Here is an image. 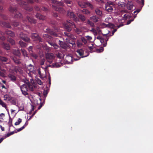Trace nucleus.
Returning a JSON list of instances; mask_svg holds the SVG:
<instances>
[{
  "instance_id": "1",
  "label": "nucleus",
  "mask_w": 153,
  "mask_h": 153,
  "mask_svg": "<svg viewBox=\"0 0 153 153\" xmlns=\"http://www.w3.org/2000/svg\"><path fill=\"white\" fill-rule=\"evenodd\" d=\"M45 58L47 60V62H48L49 64L53 63L52 65H49L48 67L52 68H57L60 67L62 65L61 62H55L53 64V62L55 61V56L53 53H47L45 55Z\"/></svg>"
},
{
  "instance_id": "2",
  "label": "nucleus",
  "mask_w": 153,
  "mask_h": 153,
  "mask_svg": "<svg viewBox=\"0 0 153 153\" xmlns=\"http://www.w3.org/2000/svg\"><path fill=\"white\" fill-rule=\"evenodd\" d=\"M28 87L30 90L33 91L35 88L34 86L31 83H30L28 81L26 82V84H23L20 86V88L22 94L25 96L28 95L27 92Z\"/></svg>"
},
{
  "instance_id": "3",
  "label": "nucleus",
  "mask_w": 153,
  "mask_h": 153,
  "mask_svg": "<svg viewBox=\"0 0 153 153\" xmlns=\"http://www.w3.org/2000/svg\"><path fill=\"white\" fill-rule=\"evenodd\" d=\"M51 2L53 4L52 5V7L53 10L62 14H63L65 13V10L60 7V6H63L64 4L62 2L54 0H52Z\"/></svg>"
},
{
  "instance_id": "4",
  "label": "nucleus",
  "mask_w": 153,
  "mask_h": 153,
  "mask_svg": "<svg viewBox=\"0 0 153 153\" xmlns=\"http://www.w3.org/2000/svg\"><path fill=\"white\" fill-rule=\"evenodd\" d=\"M43 37L46 42L51 46H53L54 48L56 49L58 48V45L54 42L53 39L51 36L48 34H45L43 35Z\"/></svg>"
},
{
  "instance_id": "5",
  "label": "nucleus",
  "mask_w": 153,
  "mask_h": 153,
  "mask_svg": "<svg viewBox=\"0 0 153 153\" xmlns=\"http://www.w3.org/2000/svg\"><path fill=\"white\" fill-rule=\"evenodd\" d=\"M34 2L33 0H26V2L21 1L19 4L21 6L23 7L26 10L29 11H31L33 9V8L28 7L27 4L29 3L33 4L34 3Z\"/></svg>"
},
{
  "instance_id": "6",
  "label": "nucleus",
  "mask_w": 153,
  "mask_h": 153,
  "mask_svg": "<svg viewBox=\"0 0 153 153\" xmlns=\"http://www.w3.org/2000/svg\"><path fill=\"white\" fill-rule=\"evenodd\" d=\"M115 6L114 2L108 1L105 4V10L109 12H111L113 10V8Z\"/></svg>"
},
{
  "instance_id": "7",
  "label": "nucleus",
  "mask_w": 153,
  "mask_h": 153,
  "mask_svg": "<svg viewBox=\"0 0 153 153\" xmlns=\"http://www.w3.org/2000/svg\"><path fill=\"white\" fill-rule=\"evenodd\" d=\"M78 5L81 7L86 8L87 6L89 7L91 10L94 9V7L92 4L88 1L85 2L82 0H78L77 1Z\"/></svg>"
},
{
  "instance_id": "8",
  "label": "nucleus",
  "mask_w": 153,
  "mask_h": 153,
  "mask_svg": "<svg viewBox=\"0 0 153 153\" xmlns=\"http://www.w3.org/2000/svg\"><path fill=\"white\" fill-rule=\"evenodd\" d=\"M9 10L12 13H15L14 15L15 18H20L22 17V14L20 13L17 12V9L16 7L10 6L9 7Z\"/></svg>"
},
{
  "instance_id": "9",
  "label": "nucleus",
  "mask_w": 153,
  "mask_h": 153,
  "mask_svg": "<svg viewBox=\"0 0 153 153\" xmlns=\"http://www.w3.org/2000/svg\"><path fill=\"white\" fill-rule=\"evenodd\" d=\"M65 28L68 32H70L73 28L75 27V25L74 23L71 21H67L64 24Z\"/></svg>"
},
{
  "instance_id": "10",
  "label": "nucleus",
  "mask_w": 153,
  "mask_h": 153,
  "mask_svg": "<svg viewBox=\"0 0 153 153\" xmlns=\"http://www.w3.org/2000/svg\"><path fill=\"white\" fill-rule=\"evenodd\" d=\"M67 16L70 17L71 19L76 22H79L78 18L76 17L74 13L69 11H67Z\"/></svg>"
},
{
  "instance_id": "11",
  "label": "nucleus",
  "mask_w": 153,
  "mask_h": 153,
  "mask_svg": "<svg viewBox=\"0 0 153 153\" xmlns=\"http://www.w3.org/2000/svg\"><path fill=\"white\" fill-rule=\"evenodd\" d=\"M19 37L26 42H29L30 40V38L28 37L27 35L23 33H20Z\"/></svg>"
},
{
  "instance_id": "12",
  "label": "nucleus",
  "mask_w": 153,
  "mask_h": 153,
  "mask_svg": "<svg viewBox=\"0 0 153 153\" xmlns=\"http://www.w3.org/2000/svg\"><path fill=\"white\" fill-rule=\"evenodd\" d=\"M31 38L34 41H38L39 42H42V39L36 33H32Z\"/></svg>"
},
{
  "instance_id": "13",
  "label": "nucleus",
  "mask_w": 153,
  "mask_h": 153,
  "mask_svg": "<svg viewBox=\"0 0 153 153\" xmlns=\"http://www.w3.org/2000/svg\"><path fill=\"white\" fill-rule=\"evenodd\" d=\"M0 25H1V26L7 28H11V26L10 25V23L9 22L7 23L5 22H3L1 21H0Z\"/></svg>"
},
{
  "instance_id": "14",
  "label": "nucleus",
  "mask_w": 153,
  "mask_h": 153,
  "mask_svg": "<svg viewBox=\"0 0 153 153\" xmlns=\"http://www.w3.org/2000/svg\"><path fill=\"white\" fill-rule=\"evenodd\" d=\"M27 68L30 71V72L32 73L33 74H35L36 72L34 66L31 64H29L27 66Z\"/></svg>"
},
{
  "instance_id": "15",
  "label": "nucleus",
  "mask_w": 153,
  "mask_h": 153,
  "mask_svg": "<svg viewBox=\"0 0 153 153\" xmlns=\"http://www.w3.org/2000/svg\"><path fill=\"white\" fill-rule=\"evenodd\" d=\"M12 59L16 64L19 65L21 63V60L20 59L19 56H14Z\"/></svg>"
},
{
  "instance_id": "16",
  "label": "nucleus",
  "mask_w": 153,
  "mask_h": 153,
  "mask_svg": "<svg viewBox=\"0 0 153 153\" xmlns=\"http://www.w3.org/2000/svg\"><path fill=\"white\" fill-rule=\"evenodd\" d=\"M77 16L78 19H79L82 22H84L86 19L85 17L81 13H77Z\"/></svg>"
},
{
  "instance_id": "17",
  "label": "nucleus",
  "mask_w": 153,
  "mask_h": 153,
  "mask_svg": "<svg viewBox=\"0 0 153 153\" xmlns=\"http://www.w3.org/2000/svg\"><path fill=\"white\" fill-rule=\"evenodd\" d=\"M58 43L60 45L62 48L65 49H66L69 47L68 46L66 43H65L60 40H59Z\"/></svg>"
},
{
  "instance_id": "18",
  "label": "nucleus",
  "mask_w": 153,
  "mask_h": 153,
  "mask_svg": "<svg viewBox=\"0 0 153 153\" xmlns=\"http://www.w3.org/2000/svg\"><path fill=\"white\" fill-rule=\"evenodd\" d=\"M26 21H28L31 24H35L36 23V20L31 17L27 16V17Z\"/></svg>"
},
{
  "instance_id": "19",
  "label": "nucleus",
  "mask_w": 153,
  "mask_h": 153,
  "mask_svg": "<svg viewBox=\"0 0 153 153\" xmlns=\"http://www.w3.org/2000/svg\"><path fill=\"white\" fill-rule=\"evenodd\" d=\"M46 32L54 36L57 37L58 36V35L56 33L49 28L46 29Z\"/></svg>"
},
{
  "instance_id": "20",
  "label": "nucleus",
  "mask_w": 153,
  "mask_h": 153,
  "mask_svg": "<svg viewBox=\"0 0 153 153\" xmlns=\"http://www.w3.org/2000/svg\"><path fill=\"white\" fill-rule=\"evenodd\" d=\"M79 55L81 56V58H83L87 56L88 55L86 56H84V51L82 49H79L77 50L76 51Z\"/></svg>"
},
{
  "instance_id": "21",
  "label": "nucleus",
  "mask_w": 153,
  "mask_h": 153,
  "mask_svg": "<svg viewBox=\"0 0 153 153\" xmlns=\"http://www.w3.org/2000/svg\"><path fill=\"white\" fill-rule=\"evenodd\" d=\"M101 26L103 28L108 27L110 28H113L114 27V25L111 23H109L107 24L103 23L101 24Z\"/></svg>"
},
{
  "instance_id": "22",
  "label": "nucleus",
  "mask_w": 153,
  "mask_h": 153,
  "mask_svg": "<svg viewBox=\"0 0 153 153\" xmlns=\"http://www.w3.org/2000/svg\"><path fill=\"white\" fill-rule=\"evenodd\" d=\"M4 34L12 37H14L15 36L14 33L11 31L10 30H6L5 31Z\"/></svg>"
},
{
  "instance_id": "23",
  "label": "nucleus",
  "mask_w": 153,
  "mask_h": 153,
  "mask_svg": "<svg viewBox=\"0 0 153 153\" xmlns=\"http://www.w3.org/2000/svg\"><path fill=\"white\" fill-rule=\"evenodd\" d=\"M65 60L67 62L69 63H71L72 62V57L69 55H67L65 57Z\"/></svg>"
},
{
  "instance_id": "24",
  "label": "nucleus",
  "mask_w": 153,
  "mask_h": 153,
  "mask_svg": "<svg viewBox=\"0 0 153 153\" xmlns=\"http://www.w3.org/2000/svg\"><path fill=\"white\" fill-rule=\"evenodd\" d=\"M11 25L14 27H17L19 25V23L16 21H10Z\"/></svg>"
},
{
  "instance_id": "25",
  "label": "nucleus",
  "mask_w": 153,
  "mask_h": 153,
  "mask_svg": "<svg viewBox=\"0 0 153 153\" xmlns=\"http://www.w3.org/2000/svg\"><path fill=\"white\" fill-rule=\"evenodd\" d=\"M36 17L40 20H44L45 19V16L39 13H37L36 14Z\"/></svg>"
},
{
  "instance_id": "26",
  "label": "nucleus",
  "mask_w": 153,
  "mask_h": 153,
  "mask_svg": "<svg viewBox=\"0 0 153 153\" xmlns=\"http://www.w3.org/2000/svg\"><path fill=\"white\" fill-rule=\"evenodd\" d=\"M81 12L82 13L88 15L91 13V12L88 10L85 9H84L81 10Z\"/></svg>"
},
{
  "instance_id": "27",
  "label": "nucleus",
  "mask_w": 153,
  "mask_h": 153,
  "mask_svg": "<svg viewBox=\"0 0 153 153\" xmlns=\"http://www.w3.org/2000/svg\"><path fill=\"white\" fill-rule=\"evenodd\" d=\"M98 17L96 16H93L90 17V19L94 22H97L98 21Z\"/></svg>"
},
{
  "instance_id": "28",
  "label": "nucleus",
  "mask_w": 153,
  "mask_h": 153,
  "mask_svg": "<svg viewBox=\"0 0 153 153\" xmlns=\"http://www.w3.org/2000/svg\"><path fill=\"white\" fill-rule=\"evenodd\" d=\"M8 77L13 82H14L16 80V76L12 74H9L8 75Z\"/></svg>"
},
{
  "instance_id": "29",
  "label": "nucleus",
  "mask_w": 153,
  "mask_h": 153,
  "mask_svg": "<svg viewBox=\"0 0 153 153\" xmlns=\"http://www.w3.org/2000/svg\"><path fill=\"white\" fill-rule=\"evenodd\" d=\"M13 53L15 55V56H19L21 55L19 51L18 50H14L13 51Z\"/></svg>"
},
{
  "instance_id": "30",
  "label": "nucleus",
  "mask_w": 153,
  "mask_h": 153,
  "mask_svg": "<svg viewBox=\"0 0 153 153\" xmlns=\"http://www.w3.org/2000/svg\"><path fill=\"white\" fill-rule=\"evenodd\" d=\"M117 5L120 7L122 8H123L126 6L125 3L121 1L119 2L117 4Z\"/></svg>"
},
{
  "instance_id": "31",
  "label": "nucleus",
  "mask_w": 153,
  "mask_h": 153,
  "mask_svg": "<svg viewBox=\"0 0 153 153\" xmlns=\"http://www.w3.org/2000/svg\"><path fill=\"white\" fill-rule=\"evenodd\" d=\"M4 100H8L10 101L11 100V98L10 97L9 95L6 94L4 96Z\"/></svg>"
},
{
  "instance_id": "32",
  "label": "nucleus",
  "mask_w": 153,
  "mask_h": 153,
  "mask_svg": "<svg viewBox=\"0 0 153 153\" xmlns=\"http://www.w3.org/2000/svg\"><path fill=\"white\" fill-rule=\"evenodd\" d=\"M19 43L21 47H26L27 45L26 43L22 41H19Z\"/></svg>"
},
{
  "instance_id": "33",
  "label": "nucleus",
  "mask_w": 153,
  "mask_h": 153,
  "mask_svg": "<svg viewBox=\"0 0 153 153\" xmlns=\"http://www.w3.org/2000/svg\"><path fill=\"white\" fill-rule=\"evenodd\" d=\"M64 2L69 7H71L72 4V1L69 0H65Z\"/></svg>"
},
{
  "instance_id": "34",
  "label": "nucleus",
  "mask_w": 153,
  "mask_h": 153,
  "mask_svg": "<svg viewBox=\"0 0 153 153\" xmlns=\"http://www.w3.org/2000/svg\"><path fill=\"white\" fill-rule=\"evenodd\" d=\"M2 45L4 48L7 50H9L10 49V47L9 44L3 43Z\"/></svg>"
},
{
  "instance_id": "35",
  "label": "nucleus",
  "mask_w": 153,
  "mask_h": 153,
  "mask_svg": "<svg viewBox=\"0 0 153 153\" xmlns=\"http://www.w3.org/2000/svg\"><path fill=\"white\" fill-rule=\"evenodd\" d=\"M78 47H80L82 46L83 44L81 40H77L76 42Z\"/></svg>"
},
{
  "instance_id": "36",
  "label": "nucleus",
  "mask_w": 153,
  "mask_h": 153,
  "mask_svg": "<svg viewBox=\"0 0 153 153\" xmlns=\"http://www.w3.org/2000/svg\"><path fill=\"white\" fill-rule=\"evenodd\" d=\"M134 6L132 4L128 3L127 4L126 7L129 10H131L133 9V7Z\"/></svg>"
},
{
  "instance_id": "37",
  "label": "nucleus",
  "mask_w": 153,
  "mask_h": 153,
  "mask_svg": "<svg viewBox=\"0 0 153 153\" xmlns=\"http://www.w3.org/2000/svg\"><path fill=\"white\" fill-rule=\"evenodd\" d=\"M21 50L24 56L28 57V55L27 53V52L25 50L22 48H21Z\"/></svg>"
},
{
  "instance_id": "38",
  "label": "nucleus",
  "mask_w": 153,
  "mask_h": 153,
  "mask_svg": "<svg viewBox=\"0 0 153 153\" xmlns=\"http://www.w3.org/2000/svg\"><path fill=\"white\" fill-rule=\"evenodd\" d=\"M80 40H81L82 42L85 45L87 43V39L85 38V37H81L80 38Z\"/></svg>"
},
{
  "instance_id": "39",
  "label": "nucleus",
  "mask_w": 153,
  "mask_h": 153,
  "mask_svg": "<svg viewBox=\"0 0 153 153\" xmlns=\"http://www.w3.org/2000/svg\"><path fill=\"white\" fill-rule=\"evenodd\" d=\"M0 105L3 107L5 108L6 109L7 108L6 104L0 98Z\"/></svg>"
},
{
  "instance_id": "40",
  "label": "nucleus",
  "mask_w": 153,
  "mask_h": 153,
  "mask_svg": "<svg viewBox=\"0 0 153 153\" xmlns=\"http://www.w3.org/2000/svg\"><path fill=\"white\" fill-rule=\"evenodd\" d=\"M0 60L2 62H6L7 61L8 59L4 57L0 56Z\"/></svg>"
},
{
  "instance_id": "41",
  "label": "nucleus",
  "mask_w": 153,
  "mask_h": 153,
  "mask_svg": "<svg viewBox=\"0 0 153 153\" xmlns=\"http://www.w3.org/2000/svg\"><path fill=\"white\" fill-rule=\"evenodd\" d=\"M48 92V90H45L43 92V94L44 97V100L45 99L46 97L47 96V94Z\"/></svg>"
},
{
  "instance_id": "42",
  "label": "nucleus",
  "mask_w": 153,
  "mask_h": 153,
  "mask_svg": "<svg viewBox=\"0 0 153 153\" xmlns=\"http://www.w3.org/2000/svg\"><path fill=\"white\" fill-rule=\"evenodd\" d=\"M64 33L65 36H67L68 37L71 38L72 39H73V36L71 33H68L66 32H65Z\"/></svg>"
},
{
  "instance_id": "43",
  "label": "nucleus",
  "mask_w": 153,
  "mask_h": 153,
  "mask_svg": "<svg viewBox=\"0 0 153 153\" xmlns=\"http://www.w3.org/2000/svg\"><path fill=\"white\" fill-rule=\"evenodd\" d=\"M95 12L97 14L100 16L102 14V12L100 10L98 9H96L95 10Z\"/></svg>"
},
{
  "instance_id": "44",
  "label": "nucleus",
  "mask_w": 153,
  "mask_h": 153,
  "mask_svg": "<svg viewBox=\"0 0 153 153\" xmlns=\"http://www.w3.org/2000/svg\"><path fill=\"white\" fill-rule=\"evenodd\" d=\"M131 16V14H126L124 15L123 18L124 19H129Z\"/></svg>"
},
{
  "instance_id": "45",
  "label": "nucleus",
  "mask_w": 153,
  "mask_h": 153,
  "mask_svg": "<svg viewBox=\"0 0 153 153\" xmlns=\"http://www.w3.org/2000/svg\"><path fill=\"white\" fill-rule=\"evenodd\" d=\"M7 40L12 45H13L15 43L14 40L11 38L8 39Z\"/></svg>"
},
{
  "instance_id": "46",
  "label": "nucleus",
  "mask_w": 153,
  "mask_h": 153,
  "mask_svg": "<svg viewBox=\"0 0 153 153\" xmlns=\"http://www.w3.org/2000/svg\"><path fill=\"white\" fill-rule=\"evenodd\" d=\"M56 56L58 58L61 59L63 57L62 54L58 52L56 54Z\"/></svg>"
},
{
  "instance_id": "47",
  "label": "nucleus",
  "mask_w": 153,
  "mask_h": 153,
  "mask_svg": "<svg viewBox=\"0 0 153 153\" xmlns=\"http://www.w3.org/2000/svg\"><path fill=\"white\" fill-rule=\"evenodd\" d=\"M0 15L1 18H2L4 20H6L7 19V17L6 15L3 14H0Z\"/></svg>"
},
{
  "instance_id": "48",
  "label": "nucleus",
  "mask_w": 153,
  "mask_h": 153,
  "mask_svg": "<svg viewBox=\"0 0 153 153\" xmlns=\"http://www.w3.org/2000/svg\"><path fill=\"white\" fill-rule=\"evenodd\" d=\"M22 121V119L21 118H19L17 122H16L15 123V125L16 126L19 125Z\"/></svg>"
},
{
  "instance_id": "49",
  "label": "nucleus",
  "mask_w": 153,
  "mask_h": 153,
  "mask_svg": "<svg viewBox=\"0 0 153 153\" xmlns=\"http://www.w3.org/2000/svg\"><path fill=\"white\" fill-rule=\"evenodd\" d=\"M104 50V48L102 47H100L99 49H97L96 50L97 52L98 53L102 52Z\"/></svg>"
},
{
  "instance_id": "50",
  "label": "nucleus",
  "mask_w": 153,
  "mask_h": 153,
  "mask_svg": "<svg viewBox=\"0 0 153 153\" xmlns=\"http://www.w3.org/2000/svg\"><path fill=\"white\" fill-rule=\"evenodd\" d=\"M87 23L92 27H93L94 26V23L91 22L88 19L87 20Z\"/></svg>"
},
{
  "instance_id": "51",
  "label": "nucleus",
  "mask_w": 153,
  "mask_h": 153,
  "mask_svg": "<svg viewBox=\"0 0 153 153\" xmlns=\"http://www.w3.org/2000/svg\"><path fill=\"white\" fill-rule=\"evenodd\" d=\"M90 31L93 32V33H94V35L95 36L97 35V31L94 28H92V29L90 30Z\"/></svg>"
},
{
  "instance_id": "52",
  "label": "nucleus",
  "mask_w": 153,
  "mask_h": 153,
  "mask_svg": "<svg viewBox=\"0 0 153 153\" xmlns=\"http://www.w3.org/2000/svg\"><path fill=\"white\" fill-rule=\"evenodd\" d=\"M137 13L136 14H135L134 15V18L133 19H130V20H129L127 22V25H129V24L131 22L133 21L134 20V19L136 17V15H137Z\"/></svg>"
},
{
  "instance_id": "53",
  "label": "nucleus",
  "mask_w": 153,
  "mask_h": 153,
  "mask_svg": "<svg viewBox=\"0 0 153 153\" xmlns=\"http://www.w3.org/2000/svg\"><path fill=\"white\" fill-rule=\"evenodd\" d=\"M139 2L140 4L142 5L141 7H143L144 4V0H139Z\"/></svg>"
},
{
  "instance_id": "54",
  "label": "nucleus",
  "mask_w": 153,
  "mask_h": 153,
  "mask_svg": "<svg viewBox=\"0 0 153 153\" xmlns=\"http://www.w3.org/2000/svg\"><path fill=\"white\" fill-rule=\"evenodd\" d=\"M75 32L77 33L78 34H79L81 32V30L79 29L76 28L75 29Z\"/></svg>"
},
{
  "instance_id": "55",
  "label": "nucleus",
  "mask_w": 153,
  "mask_h": 153,
  "mask_svg": "<svg viewBox=\"0 0 153 153\" xmlns=\"http://www.w3.org/2000/svg\"><path fill=\"white\" fill-rule=\"evenodd\" d=\"M45 62V59H43L40 61V64L41 65H43Z\"/></svg>"
},
{
  "instance_id": "56",
  "label": "nucleus",
  "mask_w": 153,
  "mask_h": 153,
  "mask_svg": "<svg viewBox=\"0 0 153 153\" xmlns=\"http://www.w3.org/2000/svg\"><path fill=\"white\" fill-rule=\"evenodd\" d=\"M34 8L35 10L37 11H40V8L37 6H35L34 7Z\"/></svg>"
},
{
  "instance_id": "57",
  "label": "nucleus",
  "mask_w": 153,
  "mask_h": 153,
  "mask_svg": "<svg viewBox=\"0 0 153 153\" xmlns=\"http://www.w3.org/2000/svg\"><path fill=\"white\" fill-rule=\"evenodd\" d=\"M37 82L38 84H39V85H42V82L41 81V80L39 79H38L37 80Z\"/></svg>"
},
{
  "instance_id": "58",
  "label": "nucleus",
  "mask_w": 153,
  "mask_h": 153,
  "mask_svg": "<svg viewBox=\"0 0 153 153\" xmlns=\"http://www.w3.org/2000/svg\"><path fill=\"white\" fill-rule=\"evenodd\" d=\"M28 50L29 52L31 53L32 52V47L31 46H30L28 48Z\"/></svg>"
},
{
  "instance_id": "59",
  "label": "nucleus",
  "mask_w": 153,
  "mask_h": 153,
  "mask_svg": "<svg viewBox=\"0 0 153 153\" xmlns=\"http://www.w3.org/2000/svg\"><path fill=\"white\" fill-rule=\"evenodd\" d=\"M25 126H22V127H21V128H19L18 129H17V131L18 132H19L21 131H22V130H23V129H24L25 128Z\"/></svg>"
},
{
  "instance_id": "60",
  "label": "nucleus",
  "mask_w": 153,
  "mask_h": 153,
  "mask_svg": "<svg viewBox=\"0 0 153 153\" xmlns=\"http://www.w3.org/2000/svg\"><path fill=\"white\" fill-rule=\"evenodd\" d=\"M85 37L88 40H91L92 39V37L89 36H85Z\"/></svg>"
},
{
  "instance_id": "61",
  "label": "nucleus",
  "mask_w": 153,
  "mask_h": 153,
  "mask_svg": "<svg viewBox=\"0 0 153 153\" xmlns=\"http://www.w3.org/2000/svg\"><path fill=\"white\" fill-rule=\"evenodd\" d=\"M14 131H12L11 132H10V133H8L7 134V137H9V136H10V135H12V134H14Z\"/></svg>"
},
{
  "instance_id": "62",
  "label": "nucleus",
  "mask_w": 153,
  "mask_h": 153,
  "mask_svg": "<svg viewBox=\"0 0 153 153\" xmlns=\"http://www.w3.org/2000/svg\"><path fill=\"white\" fill-rule=\"evenodd\" d=\"M32 56L35 59H37L38 57V56L35 54H32Z\"/></svg>"
},
{
  "instance_id": "63",
  "label": "nucleus",
  "mask_w": 153,
  "mask_h": 153,
  "mask_svg": "<svg viewBox=\"0 0 153 153\" xmlns=\"http://www.w3.org/2000/svg\"><path fill=\"white\" fill-rule=\"evenodd\" d=\"M6 39L5 37L4 36H0V39L2 40H4Z\"/></svg>"
},
{
  "instance_id": "64",
  "label": "nucleus",
  "mask_w": 153,
  "mask_h": 153,
  "mask_svg": "<svg viewBox=\"0 0 153 153\" xmlns=\"http://www.w3.org/2000/svg\"><path fill=\"white\" fill-rule=\"evenodd\" d=\"M41 9L42 10L45 11H47L48 10V8H47L44 7H42L41 8Z\"/></svg>"
}]
</instances>
